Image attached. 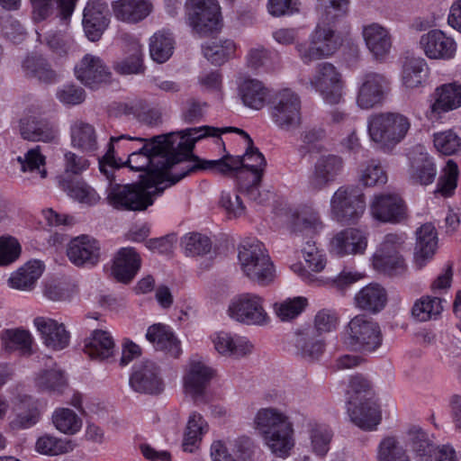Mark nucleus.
I'll return each mask as SVG.
<instances>
[{"label": "nucleus", "mask_w": 461, "mask_h": 461, "mask_svg": "<svg viewBox=\"0 0 461 461\" xmlns=\"http://www.w3.org/2000/svg\"><path fill=\"white\" fill-rule=\"evenodd\" d=\"M185 131L154 137L150 143L129 153L128 158L123 159V167L144 171L142 181L159 185L167 184L168 186L176 184L191 173L186 172V165L191 164L193 158L180 161L176 156H168L175 149H179L185 156L192 152L179 146Z\"/></svg>", "instance_id": "1"}, {"label": "nucleus", "mask_w": 461, "mask_h": 461, "mask_svg": "<svg viewBox=\"0 0 461 461\" xmlns=\"http://www.w3.org/2000/svg\"><path fill=\"white\" fill-rule=\"evenodd\" d=\"M226 132H237L244 138L247 145L245 154L242 157L227 154L218 159H202L198 157H193L192 163L186 165V172L203 170L226 176L244 167L251 173L255 182L260 181L266 160L262 153L253 146L249 135L243 130L233 127L215 128L212 126L185 129L179 146L185 150H193L198 140L210 136L219 137L221 133Z\"/></svg>", "instance_id": "2"}, {"label": "nucleus", "mask_w": 461, "mask_h": 461, "mask_svg": "<svg viewBox=\"0 0 461 461\" xmlns=\"http://www.w3.org/2000/svg\"><path fill=\"white\" fill-rule=\"evenodd\" d=\"M347 395V412L350 420L363 429H375L381 420V412L369 381L362 375L352 376Z\"/></svg>", "instance_id": "3"}, {"label": "nucleus", "mask_w": 461, "mask_h": 461, "mask_svg": "<svg viewBox=\"0 0 461 461\" xmlns=\"http://www.w3.org/2000/svg\"><path fill=\"white\" fill-rule=\"evenodd\" d=\"M411 125L410 118L398 112L374 113L366 120L370 140L385 152L392 151L405 139Z\"/></svg>", "instance_id": "4"}, {"label": "nucleus", "mask_w": 461, "mask_h": 461, "mask_svg": "<svg viewBox=\"0 0 461 461\" xmlns=\"http://www.w3.org/2000/svg\"><path fill=\"white\" fill-rule=\"evenodd\" d=\"M238 265L249 280L260 286L272 284L276 268L265 245L258 240H244L238 246Z\"/></svg>", "instance_id": "5"}, {"label": "nucleus", "mask_w": 461, "mask_h": 461, "mask_svg": "<svg viewBox=\"0 0 461 461\" xmlns=\"http://www.w3.org/2000/svg\"><path fill=\"white\" fill-rule=\"evenodd\" d=\"M167 186V184L159 185L142 180L139 184L114 185L108 190L107 200L116 209L143 211L152 205Z\"/></svg>", "instance_id": "6"}, {"label": "nucleus", "mask_w": 461, "mask_h": 461, "mask_svg": "<svg viewBox=\"0 0 461 461\" xmlns=\"http://www.w3.org/2000/svg\"><path fill=\"white\" fill-rule=\"evenodd\" d=\"M334 23L320 19L307 42L295 45L298 57L308 65L331 57L341 46L342 40L334 28Z\"/></svg>", "instance_id": "7"}, {"label": "nucleus", "mask_w": 461, "mask_h": 461, "mask_svg": "<svg viewBox=\"0 0 461 461\" xmlns=\"http://www.w3.org/2000/svg\"><path fill=\"white\" fill-rule=\"evenodd\" d=\"M226 313L233 321L246 326L264 327L271 321L265 298L252 292L234 295L228 303Z\"/></svg>", "instance_id": "8"}, {"label": "nucleus", "mask_w": 461, "mask_h": 461, "mask_svg": "<svg viewBox=\"0 0 461 461\" xmlns=\"http://www.w3.org/2000/svg\"><path fill=\"white\" fill-rule=\"evenodd\" d=\"M269 117L279 131L292 132L298 130L303 122L299 95L291 88L276 91L270 102Z\"/></svg>", "instance_id": "9"}, {"label": "nucleus", "mask_w": 461, "mask_h": 461, "mask_svg": "<svg viewBox=\"0 0 461 461\" xmlns=\"http://www.w3.org/2000/svg\"><path fill=\"white\" fill-rule=\"evenodd\" d=\"M342 340L351 350L372 353L381 347L383 338L376 322L364 315H357L345 327Z\"/></svg>", "instance_id": "10"}, {"label": "nucleus", "mask_w": 461, "mask_h": 461, "mask_svg": "<svg viewBox=\"0 0 461 461\" xmlns=\"http://www.w3.org/2000/svg\"><path fill=\"white\" fill-rule=\"evenodd\" d=\"M309 85L326 104L337 105L345 101L346 82L342 73L330 62H321L315 67Z\"/></svg>", "instance_id": "11"}, {"label": "nucleus", "mask_w": 461, "mask_h": 461, "mask_svg": "<svg viewBox=\"0 0 461 461\" xmlns=\"http://www.w3.org/2000/svg\"><path fill=\"white\" fill-rule=\"evenodd\" d=\"M186 23L201 37L218 32L221 27V7L217 0H186Z\"/></svg>", "instance_id": "12"}, {"label": "nucleus", "mask_w": 461, "mask_h": 461, "mask_svg": "<svg viewBox=\"0 0 461 461\" xmlns=\"http://www.w3.org/2000/svg\"><path fill=\"white\" fill-rule=\"evenodd\" d=\"M365 211V195L356 186L342 185L330 198L331 217L341 224L356 223Z\"/></svg>", "instance_id": "13"}, {"label": "nucleus", "mask_w": 461, "mask_h": 461, "mask_svg": "<svg viewBox=\"0 0 461 461\" xmlns=\"http://www.w3.org/2000/svg\"><path fill=\"white\" fill-rule=\"evenodd\" d=\"M390 81L383 74L368 71L357 78L355 103L364 111L382 106L390 93Z\"/></svg>", "instance_id": "14"}, {"label": "nucleus", "mask_w": 461, "mask_h": 461, "mask_svg": "<svg viewBox=\"0 0 461 461\" xmlns=\"http://www.w3.org/2000/svg\"><path fill=\"white\" fill-rule=\"evenodd\" d=\"M214 375V369L203 357H192L185 367L182 377L184 393L195 403L205 402L207 389Z\"/></svg>", "instance_id": "15"}, {"label": "nucleus", "mask_w": 461, "mask_h": 461, "mask_svg": "<svg viewBox=\"0 0 461 461\" xmlns=\"http://www.w3.org/2000/svg\"><path fill=\"white\" fill-rule=\"evenodd\" d=\"M405 239L403 233L387 234L372 258L374 268L388 275H395L402 270L404 259L400 255V249Z\"/></svg>", "instance_id": "16"}, {"label": "nucleus", "mask_w": 461, "mask_h": 461, "mask_svg": "<svg viewBox=\"0 0 461 461\" xmlns=\"http://www.w3.org/2000/svg\"><path fill=\"white\" fill-rule=\"evenodd\" d=\"M344 160L335 154L321 155L313 164L308 177V188L319 192L333 184L342 174Z\"/></svg>", "instance_id": "17"}, {"label": "nucleus", "mask_w": 461, "mask_h": 461, "mask_svg": "<svg viewBox=\"0 0 461 461\" xmlns=\"http://www.w3.org/2000/svg\"><path fill=\"white\" fill-rule=\"evenodd\" d=\"M426 116L430 121L441 118L443 113L461 107V84L446 83L437 86L429 95Z\"/></svg>", "instance_id": "18"}, {"label": "nucleus", "mask_w": 461, "mask_h": 461, "mask_svg": "<svg viewBox=\"0 0 461 461\" xmlns=\"http://www.w3.org/2000/svg\"><path fill=\"white\" fill-rule=\"evenodd\" d=\"M303 258L306 264L295 262L290 266V269L303 282L308 285L321 286L325 285V278L317 276L316 274L321 272L326 267V258L314 243L306 242L302 249Z\"/></svg>", "instance_id": "19"}, {"label": "nucleus", "mask_w": 461, "mask_h": 461, "mask_svg": "<svg viewBox=\"0 0 461 461\" xmlns=\"http://www.w3.org/2000/svg\"><path fill=\"white\" fill-rule=\"evenodd\" d=\"M419 48L429 59L450 60L456 53V42L441 30L433 29L423 33L419 41Z\"/></svg>", "instance_id": "20"}, {"label": "nucleus", "mask_w": 461, "mask_h": 461, "mask_svg": "<svg viewBox=\"0 0 461 461\" xmlns=\"http://www.w3.org/2000/svg\"><path fill=\"white\" fill-rule=\"evenodd\" d=\"M210 339L215 351L224 357L242 358L254 350V344L248 337L232 331L213 332Z\"/></svg>", "instance_id": "21"}, {"label": "nucleus", "mask_w": 461, "mask_h": 461, "mask_svg": "<svg viewBox=\"0 0 461 461\" xmlns=\"http://www.w3.org/2000/svg\"><path fill=\"white\" fill-rule=\"evenodd\" d=\"M368 232L361 228H347L330 240V252L339 258L365 254L368 244Z\"/></svg>", "instance_id": "22"}, {"label": "nucleus", "mask_w": 461, "mask_h": 461, "mask_svg": "<svg viewBox=\"0 0 461 461\" xmlns=\"http://www.w3.org/2000/svg\"><path fill=\"white\" fill-rule=\"evenodd\" d=\"M372 217L381 222H400L406 216L402 198L394 193H381L374 195L370 202Z\"/></svg>", "instance_id": "23"}, {"label": "nucleus", "mask_w": 461, "mask_h": 461, "mask_svg": "<svg viewBox=\"0 0 461 461\" xmlns=\"http://www.w3.org/2000/svg\"><path fill=\"white\" fill-rule=\"evenodd\" d=\"M407 174L412 183L428 185L433 183L437 167L423 146L414 147L408 155Z\"/></svg>", "instance_id": "24"}, {"label": "nucleus", "mask_w": 461, "mask_h": 461, "mask_svg": "<svg viewBox=\"0 0 461 461\" xmlns=\"http://www.w3.org/2000/svg\"><path fill=\"white\" fill-rule=\"evenodd\" d=\"M67 256L69 261L77 267L95 266L100 260V244L88 235L77 236L68 242Z\"/></svg>", "instance_id": "25"}, {"label": "nucleus", "mask_w": 461, "mask_h": 461, "mask_svg": "<svg viewBox=\"0 0 461 461\" xmlns=\"http://www.w3.org/2000/svg\"><path fill=\"white\" fill-rule=\"evenodd\" d=\"M130 384L134 391L139 393H160L163 390V381L159 367L150 360L135 365L130 377Z\"/></svg>", "instance_id": "26"}, {"label": "nucleus", "mask_w": 461, "mask_h": 461, "mask_svg": "<svg viewBox=\"0 0 461 461\" xmlns=\"http://www.w3.org/2000/svg\"><path fill=\"white\" fill-rule=\"evenodd\" d=\"M361 35L375 59H384L390 53L393 37L387 27L379 23H369L362 26Z\"/></svg>", "instance_id": "27"}, {"label": "nucleus", "mask_w": 461, "mask_h": 461, "mask_svg": "<svg viewBox=\"0 0 461 461\" xmlns=\"http://www.w3.org/2000/svg\"><path fill=\"white\" fill-rule=\"evenodd\" d=\"M77 78L89 87H95L108 80L109 69L104 61L96 55L86 54L75 67Z\"/></svg>", "instance_id": "28"}, {"label": "nucleus", "mask_w": 461, "mask_h": 461, "mask_svg": "<svg viewBox=\"0 0 461 461\" xmlns=\"http://www.w3.org/2000/svg\"><path fill=\"white\" fill-rule=\"evenodd\" d=\"M109 24L106 5L90 2L84 9L83 27L91 41H98Z\"/></svg>", "instance_id": "29"}, {"label": "nucleus", "mask_w": 461, "mask_h": 461, "mask_svg": "<svg viewBox=\"0 0 461 461\" xmlns=\"http://www.w3.org/2000/svg\"><path fill=\"white\" fill-rule=\"evenodd\" d=\"M141 259L134 248H122L113 258L112 275L119 282L129 283L140 268Z\"/></svg>", "instance_id": "30"}, {"label": "nucleus", "mask_w": 461, "mask_h": 461, "mask_svg": "<svg viewBox=\"0 0 461 461\" xmlns=\"http://www.w3.org/2000/svg\"><path fill=\"white\" fill-rule=\"evenodd\" d=\"M33 323L49 348L61 350L68 345L69 334L62 323L41 316L35 318Z\"/></svg>", "instance_id": "31"}, {"label": "nucleus", "mask_w": 461, "mask_h": 461, "mask_svg": "<svg viewBox=\"0 0 461 461\" xmlns=\"http://www.w3.org/2000/svg\"><path fill=\"white\" fill-rule=\"evenodd\" d=\"M112 10L117 20L135 24L150 14L153 5L148 0H116L112 3Z\"/></svg>", "instance_id": "32"}, {"label": "nucleus", "mask_w": 461, "mask_h": 461, "mask_svg": "<svg viewBox=\"0 0 461 461\" xmlns=\"http://www.w3.org/2000/svg\"><path fill=\"white\" fill-rule=\"evenodd\" d=\"M70 145L86 154L98 149L97 133L91 123L81 119L73 120L69 126Z\"/></svg>", "instance_id": "33"}, {"label": "nucleus", "mask_w": 461, "mask_h": 461, "mask_svg": "<svg viewBox=\"0 0 461 461\" xmlns=\"http://www.w3.org/2000/svg\"><path fill=\"white\" fill-rule=\"evenodd\" d=\"M145 337L156 350L165 351L175 357L182 353L180 341L168 325L155 323L148 328Z\"/></svg>", "instance_id": "34"}, {"label": "nucleus", "mask_w": 461, "mask_h": 461, "mask_svg": "<svg viewBox=\"0 0 461 461\" xmlns=\"http://www.w3.org/2000/svg\"><path fill=\"white\" fill-rule=\"evenodd\" d=\"M115 341L112 334L104 330H95L85 339L84 351L92 359L108 360L115 353Z\"/></svg>", "instance_id": "35"}, {"label": "nucleus", "mask_w": 461, "mask_h": 461, "mask_svg": "<svg viewBox=\"0 0 461 461\" xmlns=\"http://www.w3.org/2000/svg\"><path fill=\"white\" fill-rule=\"evenodd\" d=\"M438 248V236L431 223L423 224L417 230V241L414 253V264L419 269L430 261Z\"/></svg>", "instance_id": "36"}, {"label": "nucleus", "mask_w": 461, "mask_h": 461, "mask_svg": "<svg viewBox=\"0 0 461 461\" xmlns=\"http://www.w3.org/2000/svg\"><path fill=\"white\" fill-rule=\"evenodd\" d=\"M20 132L24 140L32 141L55 142L59 138V130L53 123L35 117L21 119Z\"/></svg>", "instance_id": "37"}, {"label": "nucleus", "mask_w": 461, "mask_h": 461, "mask_svg": "<svg viewBox=\"0 0 461 461\" xmlns=\"http://www.w3.org/2000/svg\"><path fill=\"white\" fill-rule=\"evenodd\" d=\"M262 440L270 452L277 457L286 458L295 445L294 429L292 421L267 434Z\"/></svg>", "instance_id": "38"}, {"label": "nucleus", "mask_w": 461, "mask_h": 461, "mask_svg": "<svg viewBox=\"0 0 461 461\" xmlns=\"http://www.w3.org/2000/svg\"><path fill=\"white\" fill-rule=\"evenodd\" d=\"M44 271V265L40 260H30L13 272L8 278L11 288L29 292L34 289Z\"/></svg>", "instance_id": "39"}, {"label": "nucleus", "mask_w": 461, "mask_h": 461, "mask_svg": "<svg viewBox=\"0 0 461 461\" xmlns=\"http://www.w3.org/2000/svg\"><path fill=\"white\" fill-rule=\"evenodd\" d=\"M268 89L258 79L241 78L238 84V95L243 104L253 110H260L266 104Z\"/></svg>", "instance_id": "40"}, {"label": "nucleus", "mask_w": 461, "mask_h": 461, "mask_svg": "<svg viewBox=\"0 0 461 461\" xmlns=\"http://www.w3.org/2000/svg\"><path fill=\"white\" fill-rule=\"evenodd\" d=\"M429 66L422 58L407 59L401 73V83L406 90H414L424 86L429 77Z\"/></svg>", "instance_id": "41"}, {"label": "nucleus", "mask_w": 461, "mask_h": 461, "mask_svg": "<svg viewBox=\"0 0 461 461\" xmlns=\"http://www.w3.org/2000/svg\"><path fill=\"white\" fill-rule=\"evenodd\" d=\"M59 187L71 199L89 206L96 204L100 196L87 183L83 180L69 179L65 176L57 177Z\"/></svg>", "instance_id": "42"}, {"label": "nucleus", "mask_w": 461, "mask_h": 461, "mask_svg": "<svg viewBox=\"0 0 461 461\" xmlns=\"http://www.w3.org/2000/svg\"><path fill=\"white\" fill-rule=\"evenodd\" d=\"M387 303V293L378 284H369L360 289L355 295L356 306L369 312L382 311Z\"/></svg>", "instance_id": "43"}, {"label": "nucleus", "mask_w": 461, "mask_h": 461, "mask_svg": "<svg viewBox=\"0 0 461 461\" xmlns=\"http://www.w3.org/2000/svg\"><path fill=\"white\" fill-rule=\"evenodd\" d=\"M291 421L290 418L281 410L274 407L261 408L255 414L254 429L264 438L276 429Z\"/></svg>", "instance_id": "44"}, {"label": "nucleus", "mask_w": 461, "mask_h": 461, "mask_svg": "<svg viewBox=\"0 0 461 461\" xmlns=\"http://www.w3.org/2000/svg\"><path fill=\"white\" fill-rule=\"evenodd\" d=\"M14 418L8 422L7 428L10 431H19L32 428L41 418V412L36 402L31 397H23L20 404L15 408Z\"/></svg>", "instance_id": "45"}, {"label": "nucleus", "mask_w": 461, "mask_h": 461, "mask_svg": "<svg viewBox=\"0 0 461 461\" xmlns=\"http://www.w3.org/2000/svg\"><path fill=\"white\" fill-rule=\"evenodd\" d=\"M34 384L39 391L59 394L68 386L64 372L55 363L41 369L35 375Z\"/></svg>", "instance_id": "46"}, {"label": "nucleus", "mask_w": 461, "mask_h": 461, "mask_svg": "<svg viewBox=\"0 0 461 461\" xmlns=\"http://www.w3.org/2000/svg\"><path fill=\"white\" fill-rule=\"evenodd\" d=\"M2 348L7 352L19 351L23 356H30L33 349L32 335L23 329H6L1 331Z\"/></svg>", "instance_id": "47"}, {"label": "nucleus", "mask_w": 461, "mask_h": 461, "mask_svg": "<svg viewBox=\"0 0 461 461\" xmlns=\"http://www.w3.org/2000/svg\"><path fill=\"white\" fill-rule=\"evenodd\" d=\"M149 48L152 60L163 64L174 53L175 39L170 32L159 30L149 38Z\"/></svg>", "instance_id": "48"}, {"label": "nucleus", "mask_w": 461, "mask_h": 461, "mask_svg": "<svg viewBox=\"0 0 461 461\" xmlns=\"http://www.w3.org/2000/svg\"><path fill=\"white\" fill-rule=\"evenodd\" d=\"M323 229V223L316 212L303 211L294 215L291 230L297 238L312 239Z\"/></svg>", "instance_id": "49"}, {"label": "nucleus", "mask_w": 461, "mask_h": 461, "mask_svg": "<svg viewBox=\"0 0 461 461\" xmlns=\"http://www.w3.org/2000/svg\"><path fill=\"white\" fill-rule=\"evenodd\" d=\"M208 431L209 425L204 418L196 411L192 412L188 417L184 433V450L193 452Z\"/></svg>", "instance_id": "50"}, {"label": "nucleus", "mask_w": 461, "mask_h": 461, "mask_svg": "<svg viewBox=\"0 0 461 461\" xmlns=\"http://www.w3.org/2000/svg\"><path fill=\"white\" fill-rule=\"evenodd\" d=\"M128 53L125 59L115 64L114 69L122 75L143 73V49L138 40L131 39Z\"/></svg>", "instance_id": "51"}, {"label": "nucleus", "mask_w": 461, "mask_h": 461, "mask_svg": "<svg viewBox=\"0 0 461 461\" xmlns=\"http://www.w3.org/2000/svg\"><path fill=\"white\" fill-rule=\"evenodd\" d=\"M236 50L232 40H212L203 45V56L213 65H221L230 59Z\"/></svg>", "instance_id": "52"}, {"label": "nucleus", "mask_w": 461, "mask_h": 461, "mask_svg": "<svg viewBox=\"0 0 461 461\" xmlns=\"http://www.w3.org/2000/svg\"><path fill=\"white\" fill-rule=\"evenodd\" d=\"M308 434L312 451L320 457L325 456L333 437L331 429L324 423L311 422Z\"/></svg>", "instance_id": "53"}, {"label": "nucleus", "mask_w": 461, "mask_h": 461, "mask_svg": "<svg viewBox=\"0 0 461 461\" xmlns=\"http://www.w3.org/2000/svg\"><path fill=\"white\" fill-rule=\"evenodd\" d=\"M38 41L44 42L50 50L59 56H64L76 50L73 36L68 32H53L42 34L36 32Z\"/></svg>", "instance_id": "54"}, {"label": "nucleus", "mask_w": 461, "mask_h": 461, "mask_svg": "<svg viewBox=\"0 0 461 461\" xmlns=\"http://www.w3.org/2000/svg\"><path fill=\"white\" fill-rule=\"evenodd\" d=\"M432 141L434 148L441 155H461V137L454 129L434 132Z\"/></svg>", "instance_id": "55"}, {"label": "nucleus", "mask_w": 461, "mask_h": 461, "mask_svg": "<svg viewBox=\"0 0 461 461\" xmlns=\"http://www.w3.org/2000/svg\"><path fill=\"white\" fill-rule=\"evenodd\" d=\"M145 141L142 138L131 137L129 135L112 136L105 153V159L128 158L129 153L133 152L138 147L135 143L142 144Z\"/></svg>", "instance_id": "56"}, {"label": "nucleus", "mask_w": 461, "mask_h": 461, "mask_svg": "<svg viewBox=\"0 0 461 461\" xmlns=\"http://www.w3.org/2000/svg\"><path fill=\"white\" fill-rule=\"evenodd\" d=\"M55 428L64 434L74 435L82 428V420L71 409L58 408L52 414Z\"/></svg>", "instance_id": "57"}, {"label": "nucleus", "mask_w": 461, "mask_h": 461, "mask_svg": "<svg viewBox=\"0 0 461 461\" xmlns=\"http://www.w3.org/2000/svg\"><path fill=\"white\" fill-rule=\"evenodd\" d=\"M378 461H410V457L395 437L388 436L381 440L377 448Z\"/></svg>", "instance_id": "58"}, {"label": "nucleus", "mask_w": 461, "mask_h": 461, "mask_svg": "<svg viewBox=\"0 0 461 461\" xmlns=\"http://www.w3.org/2000/svg\"><path fill=\"white\" fill-rule=\"evenodd\" d=\"M308 304L307 298L296 296L275 303L273 308L276 317L282 321H289L298 317Z\"/></svg>", "instance_id": "59"}, {"label": "nucleus", "mask_w": 461, "mask_h": 461, "mask_svg": "<svg viewBox=\"0 0 461 461\" xmlns=\"http://www.w3.org/2000/svg\"><path fill=\"white\" fill-rule=\"evenodd\" d=\"M409 443L420 461H428L436 448L431 444L428 434L419 427H412L408 431Z\"/></svg>", "instance_id": "60"}, {"label": "nucleus", "mask_w": 461, "mask_h": 461, "mask_svg": "<svg viewBox=\"0 0 461 461\" xmlns=\"http://www.w3.org/2000/svg\"><path fill=\"white\" fill-rule=\"evenodd\" d=\"M442 310V302L438 297L423 296L414 303L411 313L418 321H427L438 316Z\"/></svg>", "instance_id": "61"}, {"label": "nucleus", "mask_w": 461, "mask_h": 461, "mask_svg": "<svg viewBox=\"0 0 461 461\" xmlns=\"http://www.w3.org/2000/svg\"><path fill=\"white\" fill-rule=\"evenodd\" d=\"M23 68L28 76L46 83L52 82L56 78L55 72L50 68L48 62L41 57H27L23 62Z\"/></svg>", "instance_id": "62"}, {"label": "nucleus", "mask_w": 461, "mask_h": 461, "mask_svg": "<svg viewBox=\"0 0 461 461\" xmlns=\"http://www.w3.org/2000/svg\"><path fill=\"white\" fill-rule=\"evenodd\" d=\"M35 449L43 455L58 456L72 450V445L68 440L45 434L37 439Z\"/></svg>", "instance_id": "63"}, {"label": "nucleus", "mask_w": 461, "mask_h": 461, "mask_svg": "<svg viewBox=\"0 0 461 461\" xmlns=\"http://www.w3.org/2000/svg\"><path fill=\"white\" fill-rule=\"evenodd\" d=\"M185 254L189 257L203 256L210 252L212 242L210 239L200 233H189L181 240Z\"/></svg>", "instance_id": "64"}]
</instances>
